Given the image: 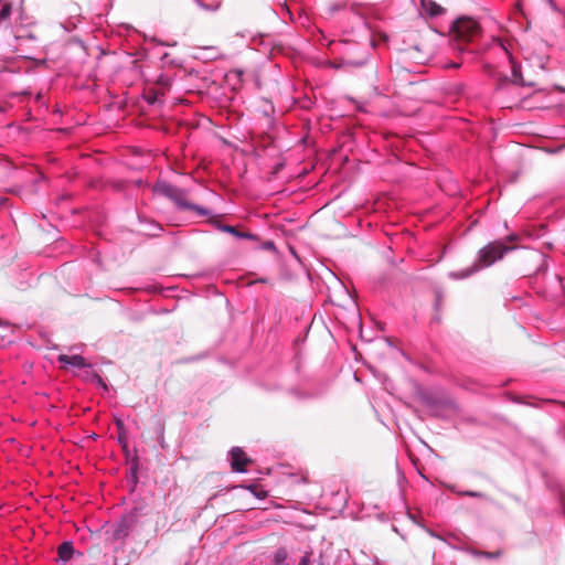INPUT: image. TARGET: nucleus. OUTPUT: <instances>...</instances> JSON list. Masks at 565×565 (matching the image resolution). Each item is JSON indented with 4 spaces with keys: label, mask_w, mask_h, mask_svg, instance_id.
Returning <instances> with one entry per match:
<instances>
[{
    "label": "nucleus",
    "mask_w": 565,
    "mask_h": 565,
    "mask_svg": "<svg viewBox=\"0 0 565 565\" xmlns=\"http://www.w3.org/2000/svg\"><path fill=\"white\" fill-rule=\"evenodd\" d=\"M194 3L202 10L207 12H216L221 6V0H193Z\"/></svg>",
    "instance_id": "obj_10"
},
{
    "label": "nucleus",
    "mask_w": 565,
    "mask_h": 565,
    "mask_svg": "<svg viewBox=\"0 0 565 565\" xmlns=\"http://www.w3.org/2000/svg\"><path fill=\"white\" fill-rule=\"evenodd\" d=\"M469 553L476 557H482V554H483V551H478V550H469Z\"/></svg>",
    "instance_id": "obj_17"
},
{
    "label": "nucleus",
    "mask_w": 565,
    "mask_h": 565,
    "mask_svg": "<svg viewBox=\"0 0 565 565\" xmlns=\"http://www.w3.org/2000/svg\"><path fill=\"white\" fill-rule=\"evenodd\" d=\"M265 248H267V249H274V248H275V245H274V243H273V242H267V243L265 244Z\"/></svg>",
    "instance_id": "obj_19"
},
{
    "label": "nucleus",
    "mask_w": 565,
    "mask_h": 565,
    "mask_svg": "<svg viewBox=\"0 0 565 565\" xmlns=\"http://www.w3.org/2000/svg\"><path fill=\"white\" fill-rule=\"evenodd\" d=\"M495 42L499 44L500 49L504 51L505 54H509L508 50L500 40H495Z\"/></svg>",
    "instance_id": "obj_18"
},
{
    "label": "nucleus",
    "mask_w": 565,
    "mask_h": 565,
    "mask_svg": "<svg viewBox=\"0 0 565 565\" xmlns=\"http://www.w3.org/2000/svg\"><path fill=\"white\" fill-rule=\"evenodd\" d=\"M231 467L236 472H245V466L250 461L246 454L239 447H233L230 451Z\"/></svg>",
    "instance_id": "obj_4"
},
{
    "label": "nucleus",
    "mask_w": 565,
    "mask_h": 565,
    "mask_svg": "<svg viewBox=\"0 0 565 565\" xmlns=\"http://www.w3.org/2000/svg\"><path fill=\"white\" fill-rule=\"evenodd\" d=\"M458 493L463 497L479 498V499L484 498V494L482 492H477V491H462V492H458Z\"/></svg>",
    "instance_id": "obj_14"
},
{
    "label": "nucleus",
    "mask_w": 565,
    "mask_h": 565,
    "mask_svg": "<svg viewBox=\"0 0 565 565\" xmlns=\"http://www.w3.org/2000/svg\"><path fill=\"white\" fill-rule=\"evenodd\" d=\"M423 10L431 18L441 15L444 8L433 0H422Z\"/></svg>",
    "instance_id": "obj_8"
},
{
    "label": "nucleus",
    "mask_w": 565,
    "mask_h": 565,
    "mask_svg": "<svg viewBox=\"0 0 565 565\" xmlns=\"http://www.w3.org/2000/svg\"><path fill=\"white\" fill-rule=\"evenodd\" d=\"M154 192L171 200L178 210L181 211H194L200 216L211 215V211L198 204L188 201V191L185 189L178 188L169 182L159 181L154 184Z\"/></svg>",
    "instance_id": "obj_2"
},
{
    "label": "nucleus",
    "mask_w": 565,
    "mask_h": 565,
    "mask_svg": "<svg viewBox=\"0 0 565 565\" xmlns=\"http://www.w3.org/2000/svg\"><path fill=\"white\" fill-rule=\"evenodd\" d=\"M57 362L61 364V367L66 369L67 366H72L75 369H84L90 366L88 363H86L85 359L79 354L74 355H67V354H60L57 356Z\"/></svg>",
    "instance_id": "obj_6"
},
{
    "label": "nucleus",
    "mask_w": 565,
    "mask_h": 565,
    "mask_svg": "<svg viewBox=\"0 0 565 565\" xmlns=\"http://www.w3.org/2000/svg\"><path fill=\"white\" fill-rule=\"evenodd\" d=\"M57 553L62 561H64V562L68 561L74 553V547H73L72 542H63L58 546Z\"/></svg>",
    "instance_id": "obj_11"
},
{
    "label": "nucleus",
    "mask_w": 565,
    "mask_h": 565,
    "mask_svg": "<svg viewBox=\"0 0 565 565\" xmlns=\"http://www.w3.org/2000/svg\"><path fill=\"white\" fill-rule=\"evenodd\" d=\"M512 248L507 246L503 242H492L481 248L478 254L477 263L471 266L457 270L450 271L449 277L452 279H465L477 273L481 267H489L497 260L503 258V256Z\"/></svg>",
    "instance_id": "obj_1"
},
{
    "label": "nucleus",
    "mask_w": 565,
    "mask_h": 565,
    "mask_svg": "<svg viewBox=\"0 0 565 565\" xmlns=\"http://www.w3.org/2000/svg\"><path fill=\"white\" fill-rule=\"evenodd\" d=\"M287 556V551L285 548L277 550L275 553V565H288Z\"/></svg>",
    "instance_id": "obj_12"
},
{
    "label": "nucleus",
    "mask_w": 565,
    "mask_h": 565,
    "mask_svg": "<svg viewBox=\"0 0 565 565\" xmlns=\"http://www.w3.org/2000/svg\"><path fill=\"white\" fill-rule=\"evenodd\" d=\"M215 226L217 230L222 231V232H225V233H228V234H232L233 236L237 237V238H244V239H250V241H256L257 239V235L256 234H253V233H249V232H241L238 231L236 227L232 226V225H227V224H222L220 222H215Z\"/></svg>",
    "instance_id": "obj_7"
},
{
    "label": "nucleus",
    "mask_w": 565,
    "mask_h": 565,
    "mask_svg": "<svg viewBox=\"0 0 565 565\" xmlns=\"http://www.w3.org/2000/svg\"><path fill=\"white\" fill-rule=\"evenodd\" d=\"M12 13V4L7 0H0V26L8 25Z\"/></svg>",
    "instance_id": "obj_9"
},
{
    "label": "nucleus",
    "mask_w": 565,
    "mask_h": 565,
    "mask_svg": "<svg viewBox=\"0 0 565 565\" xmlns=\"http://www.w3.org/2000/svg\"><path fill=\"white\" fill-rule=\"evenodd\" d=\"M501 554H502L501 551L483 552L482 557L488 558V559H495V558H499L501 556Z\"/></svg>",
    "instance_id": "obj_15"
},
{
    "label": "nucleus",
    "mask_w": 565,
    "mask_h": 565,
    "mask_svg": "<svg viewBox=\"0 0 565 565\" xmlns=\"http://www.w3.org/2000/svg\"><path fill=\"white\" fill-rule=\"evenodd\" d=\"M310 556H311V553L306 552L305 555L301 557L299 565H309Z\"/></svg>",
    "instance_id": "obj_16"
},
{
    "label": "nucleus",
    "mask_w": 565,
    "mask_h": 565,
    "mask_svg": "<svg viewBox=\"0 0 565 565\" xmlns=\"http://www.w3.org/2000/svg\"><path fill=\"white\" fill-rule=\"evenodd\" d=\"M150 232L148 233L150 236H158L162 231V226L156 222H149Z\"/></svg>",
    "instance_id": "obj_13"
},
{
    "label": "nucleus",
    "mask_w": 565,
    "mask_h": 565,
    "mask_svg": "<svg viewBox=\"0 0 565 565\" xmlns=\"http://www.w3.org/2000/svg\"><path fill=\"white\" fill-rule=\"evenodd\" d=\"M454 32L461 41H471L480 32L479 23L471 18H459L454 22Z\"/></svg>",
    "instance_id": "obj_3"
},
{
    "label": "nucleus",
    "mask_w": 565,
    "mask_h": 565,
    "mask_svg": "<svg viewBox=\"0 0 565 565\" xmlns=\"http://www.w3.org/2000/svg\"><path fill=\"white\" fill-rule=\"evenodd\" d=\"M135 523V515H124L115 525L113 536L116 540H121L128 536L132 525Z\"/></svg>",
    "instance_id": "obj_5"
},
{
    "label": "nucleus",
    "mask_w": 565,
    "mask_h": 565,
    "mask_svg": "<svg viewBox=\"0 0 565 565\" xmlns=\"http://www.w3.org/2000/svg\"><path fill=\"white\" fill-rule=\"evenodd\" d=\"M338 9H341V7H340V6H334V7L332 8V10H338Z\"/></svg>",
    "instance_id": "obj_20"
}]
</instances>
